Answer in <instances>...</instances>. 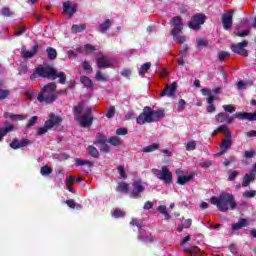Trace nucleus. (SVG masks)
<instances>
[{
	"label": "nucleus",
	"instance_id": "obj_51",
	"mask_svg": "<svg viewBox=\"0 0 256 256\" xmlns=\"http://www.w3.org/2000/svg\"><path fill=\"white\" fill-rule=\"evenodd\" d=\"M96 80L97 81H107V76L105 74L101 73V71H97Z\"/></svg>",
	"mask_w": 256,
	"mask_h": 256
},
{
	"label": "nucleus",
	"instance_id": "obj_1",
	"mask_svg": "<svg viewBox=\"0 0 256 256\" xmlns=\"http://www.w3.org/2000/svg\"><path fill=\"white\" fill-rule=\"evenodd\" d=\"M210 202L212 205H216L217 209L219 211H222L223 213H227L228 209H236L237 203L235 202V197L231 193L222 192L219 197L213 196L210 199Z\"/></svg>",
	"mask_w": 256,
	"mask_h": 256
},
{
	"label": "nucleus",
	"instance_id": "obj_21",
	"mask_svg": "<svg viewBox=\"0 0 256 256\" xmlns=\"http://www.w3.org/2000/svg\"><path fill=\"white\" fill-rule=\"evenodd\" d=\"M249 225V221L245 218H241L237 223L232 225V231H239V229H243V227H247Z\"/></svg>",
	"mask_w": 256,
	"mask_h": 256
},
{
	"label": "nucleus",
	"instance_id": "obj_55",
	"mask_svg": "<svg viewBox=\"0 0 256 256\" xmlns=\"http://www.w3.org/2000/svg\"><path fill=\"white\" fill-rule=\"evenodd\" d=\"M57 77H59V83H61L62 85L65 83V81H66V76H65V73H63V72H60V73H58V74H56V79H57Z\"/></svg>",
	"mask_w": 256,
	"mask_h": 256
},
{
	"label": "nucleus",
	"instance_id": "obj_29",
	"mask_svg": "<svg viewBox=\"0 0 256 256\" xmlns=\"http://www.w3.org/2000/svg\"><path fill=\"white\" fill-rule=\"evenodd\" d=\"M151 69V62L144 63L139 69L140 77H145V73Z\"/></svg>",
	"mask_w": 256,
	"mask_h": 256
},
{
	"label": "nucleus",
	"instance_id": "obj_42",
	"mask_svg": "<svg viewBox=\"0 0 256 256\" xmlns=\"http://www.w3.org/2000/svg\"><path fill=\"white\" fill-rule=\"evenodd\" d=\"M40 173L43 176H47V175H51V173H53V170L49 166H44L41 168Z\"/></svg>",
	"mask_w": 256,
	"mask_h": 256
},
{
	"label": "nucleus",
	"instance_id": "obj_16",
	"mask_svg": "<svg viewBox=\"0 0 256 256\" xmlns=\"http://www.w3.org/2000/svg\"><path fill=\"white\" fill-rule=\"evenodd\" d=\"M171 27H172V31H175V32L183 31V22L181 21V17L179 16L174 17L171 20Z\"/></svg>",
	"mask_w": 256,
	"mask_h": 256
},
{
	"label": "nucleus",
	"instance_id": "obj_63",
	"mask_svg": "<svg viewBox=\"0 0 256 256\" xmlns=\"http://www.w3.org/2000/svg\"><path fill=\"white\" fill-rule=\"evenodd\" d=\"M215 110H216L215 105L208 104V106H207V112L208 113H214Z\"/></svg>",
	"mask_w": 256,
	"mask_h": 256
},
{
	"label": "nucleus",
	"instance_id": "obj_52",
	"mask_svg": "<svg viewBox=\"0 0 256 256\" xmlns=\"http://www.w3.org/2000/svg\"><path fill=\"white\" fill-rule=\"evenodd\" d=\"M238 175H239V172H237V171H230L229 172V176H228V180L229 181H235V179H237Z\"/></svg>",
	"mask_w": 256,
	"mask_h": 256
},
{
	"label": "nucleus",
	"instance_id": "obj_17",
	"mask_svg": "<svg viewBox=\"0 0 256 256\" xmlns=\"http://www.w3.org/2000/svg\"><path fill=\"white\" fill-rule=\"evenodd\" d=\"M61 121H63V119H61L59 116L55 114H50L49 119L46 121V127H50L51 129H53V127H55V125H59Z\"/></svg>",
	"mask_w": 256,
	"mask_h": 256
},
{
	"label": "nucleus",
	"instance_id": "obj_25",
	"mask_svg": "<svg viewBox=\"0 0 256 256\" xmlns=\"http://www.w3.org/2000/svg\"><path fill=\"white\" fill-rule=\"evenodd\" d=\"M13 129H15V128L11 124L6 125L5 128H1L0 129V141L3 140L5 135H7V133H11V131H13Z\"/></svg>",
	"mask_w": 256,
	"mask_h": 256
},
{
	"label": "nucleus",
	"instance_id": "obj_2",
	"mask_svg": "<svg viewBox=\"0 0 256 256\" xmlns=\"http://www.w3.org/2000/svg\"><path fill=\"white\" fill-rule=\"evenodd\" d=\"M55 89H57V85H55V83H49L46 86H44L42 91L38 94V101L40 103H46L47 105L53 103V101L57 99Z\"/></svg>",
	"mask_w": 256,
	"mask_h": 256
},
{
	"label": "nucleus",
	"instance_id": "obj_18",
	"mask_svg": "<svg viewBox=\"0 0 256 256\" xmlns=\"http://www.w3.org/2000/svg\"><path fill=\"white\" fill-rule=\"evenodd\" d=\"M63 10H64V13H66V15H69L70 19L71 17H73V15H75V13H77V7L72 6L71 2H64Z\"/></svg>",
	"mask_w": 256,
	"mask_h": 256
},
{
	"label": "nucleus",
	"instance_id": "obj_59",
	"mask_svg": "<svg viewBox=\"0 0 256 256\" xmlns=\"http://www.w3.org/2000/svg\"><path fill=\"white\" fill-rule=\"evenodd\" d=\"M37 116H33L27 123V127H33L37 123Z\"/></svg>",
	"mask_w": 256,
	"mask_h": 256
},
{
	"label": "nucleus",
	"instance_id": "obj_34",
	"mask_svg": "<svg viewBox=\"0 0 256 256\" xmlns=\"http://www.w3.org/2000/svg\"><path fill=\"white\" fill-rule=\"evenodd\" d=\"M110 27H111V20L107 19L105 22L100 24L98 31H100V33H105V31H107V29H109Z\"/></svg>",
	"mask_w": 256,
	"mask_h": 256
},
{
	"label": "nucleus",
	"instance_id": "obj_36",
	"mask_svg": "<svg viewBox=\"0 0 256 256\" xmlns=\"http://www.w3.org/2000/svg\"><path fill=\"white\" fill-rule=\"evenodd\" d=\"M75 163L78 167H83V165H88V167H92L93 163H91V161L88 160H81L79 158H77L75 160Z\"/></svg>",
	"mask_w": 256,
	"mask_h": 256
},
{
	"label": "nucleus",
	"instance_id": "obj_23",
	"mask_svg": "<svg viewBox=\"0 0 256 256\" xmlns=\"http://www.w3.org/2000/svg\"><path fill=\"white\" fill-rule=\"evenodd\" d=\"M253 181H255V174L254 173L246 174L243 177L242 187H249V185H251Z\"/></svg>",
	"mask_w": 256,
	"mask_h": 256
},
{
	"label": "nucleus",
	"instance_id": "obj_39",
	"mask_svg": "<svg viewBox=\"0 0 256 256\" xmlns=\"http://www.w3.org/2000/svg\"><path fill=\"white\" fill-rule=\"evenodd\" d=\"M108 143L117 147V145H121V140L119 139V137L112 136L108 139Z\"/></svg>",
	"mask_w": 256,
	"mask_h": 256
},
{
	"label": "nucleus",
	"instance_id": "obj_35",
	"mask_svg": "<svg viewBox=\"0 0 256 256\" xmlns=\"http://www.w3.org/2000/svg\"><path fill=\"white\" fill-rule=\"evenodd\" d=\"M87 152L89 153V155H91V157H94L95 159L99 157V150H97L95 146H88Z\"/></svg>",
	"mask_w": 256,
	"mask_h": 256
},
{
	"label": "nucleus",
	"instance_id": "obj_19",
	"mask_svg": "<svg viewBox=\"0 0 256 256\" xmlns=\"http://www.w3.org/2000/svg\"><path fill=\"white\" fill-rule=\"evenodd\" d=\"M29 140L28 139H23L22 141L19 142V140L14 139L12 143L10 144V147L12 149H21V147H27L29 145Z\"/></svg>",
	"mask_w": 256,
	"mask_h": 256
},
{
	"label": "nucleus",
	"instance_id": "obj_41",
	"mask_svg": "<svg viewBox=\"0 0 256 256\" xmlns=\"http://www.w3.org/2000/svg\"><path fill=\"white\" fill-rule=\"evenodd\" d=\"M216 121L217 123H225L227 121V114L219 113L216 115Z\"/></svg>",
	"mask_w": 256,
	"mask_h": 256
},
{
	"label": "nucleus",
	"instance_id": "obj_24",
	"mask_svg": "<svg viewBox=\"0 0 256 256\" xmlns=\"http://www.w3.org/2000/svg\"><path fill=\"white\" fill-rule=\"evenodd\" d=\"M151 113H152L153 123L154 121H158V119H163L165 117V111L163 110H156V111L151 110Z\"/></svg>",
	"mask_w": 256,
	"mask_h": 256
},
{
	"label": "nucleus",
	"instance_id": "obj_62",
	"mask_svg": "<svg viewBox=\"0 0 256 256\" xmlns=\"http://www.w3.org/2000/svg\"><path fill=\"white\" fill-rule=\"evenodd\" d=\"M116 135H127V129L126 128H118L116 130Z\"/></svg>",
	"mask_w": 256,
	"mask_h": 256
},
{
	"label": "nucleus",
	"instance_id": "obj_58",
	"mask_svg": "<svg viewBox=\"0 0 256 256\" xmlns=\"http://www.w3.org/2000/svg\"><path fill=\"white\" fill-rule=\"evenodd\" d=\"M9 97V90H3L0 88V99H7Z\"/></svg>",
	"mask_w": 256,
	"mask_h": 256
},
{
	"label": "nucleus",
	"instance_id": "obj_48",
	"mask_svg": "<svg viewBox=\"0 0 256 256\" xmlns=\"http://www.w3.org/2000/svg\"><path fill=\"white\" fill-rule=\"evenodd\" d=\"M113 217H115L116 219H119V217H125V212H123V210H114L112 212Z\"/></svg>",
	"mask_w": 256,
	"mask_h": 256
},
{
	"label": "nucleus",
	"instance_id": "obj_43",
	"mask_svg": "<svg viewBox=\"0 0 256 256\" xmlns=\"http://www.w3.org/2000/svg\"><path fill=\"white\" fill-rule=\"evenodd\" d=\"M197 148V143L195 141H189L186 144V151H195Z\"/></svg>",
	"mask_w": 256,
	"mask_h": 256
},
{
	"label": "nucleus",
	"instance_id": "obj_5",
	"mask_svg": "<svg viewBox=\"0 0 256 256\" xmlns=\"http://www.w3.org/2000/svg\"><path fill=\"white\" fill-rule=\"evenodd\" d=\"M219 131H223L224 140L220 144V152L217 155H225L229 149H231V145H233V140L231 139V131L227 126H219Z\"/></svg>",
	"mask_w": 256,
	"mask_h": 256
},
{
	"label": "nucleus",
	"instance_id": "obj_14",
	"mask_svg": "<svg viewBox=\"0 0 256 256\" xmlns=\"http://www.w3.org/2000/svg\"><path fill=\"white\" fill-rule=\"evenodd\" d=\"M223 27L226 31L233 27V12H228L222 16Z\"/></svg>",
	"mask_w": 256,
	"mask_h": 256
},
{
	"label": "nucleus",
	"instance_id": "obj_38",
	"mask_svg": "<svg viewBox=\"0 0 256 256\" xmlns=\"http://www.w3.org/2000/svg\"><path fill=\"white\" fill-rule=\"evenodd\" d=\"M242 197H245V199H253V197H256V190H247L243 192Z\"/></svg>",
	"mask_w": 256,
	"mask_h": 256
},
{
	"label": "nucleus",
	"instance_id": "obj_6",
	"mask_svg": "<svg viewBox=\"0 0 256 256\" xmlns=\"http://www.w3.org/2000/svg\"><path fill=\"white\" fill-rule=\"evenodd\" d=\"M153 175L163 181V183H171L173 181V174L171 171L167 169V166H163L161 170L159 169H152Z\"/></svg>",
	"mask_w": 256,
	"mask_h": 256
},
{
	"label": "nucleus",
	"instance_id": "obj_22",
	"mask_svg": "<svg viewBox=\"0 0 256 256\" xmlns=\"http://www.w3.org/2000/svg\"><path fill=\"white\" fill-rule=\"evenodd\" d=\"M171 35L173 36V40L180 45L187 41L185 36L181 35V32H175V30H171Z\"/></svg>",
	"mask_w": 256,
	"mask_h": 256
},
{
	"label": "nucleus",
	"instance_id": "obj_10",
	"mask_svg": "<svg viewBox=\"0 0 256 256\" xmlns=\"http://www.w3.org/2000/svg\"><path fill=\"white\" fill-rule=\"evenodd\" d=\"M145 191V186L141 180L135 181L132 183V189L130 190V195L134 199H139L141 197V193Z\"/></svg>",
	"mask_w": 256,
	"mask_h": 256
},
{
	"label": "nucleus",
	"instance_id": "obj_20",
	"mask_svg": "<svg viewBox=\"0 0 256 256\" xmlns=\"http://www.w3.org/2000/svg\"><path fill=\"white\" fill-rule=\"evenodd\" d=\"M180 173H181V170L176 171L179 185H185V183H189V181L193 179V175L185 176V175H180Z\"/></svg>",
	"mask_w": 256,
	"mask_h": 256
},
{
	"label": "nucleus",
	"instance_id": "obj_4",
	"mask_svg": "<svg viewBox=\"0 0 256 256\" xmlns=\"http://www.w3.org/2000/svg\"><path fill=\"white\" fill-rule=\"evenodd\" d=\"M37 77H44L47 79H52L54 81V79H57V71H55L53 67L39 66L30 76V79H37Z\"/></svg>",
	"mask_w": 256,
	"mask_h": 256
},
{
	"label": "nucleus",
	"instance_id": "obj_26",
	"mask_svg": "<svg viewBox=\"0 0 256 256\" xmlns=\"http://www.w3.org/2000/svg\"><path fill=\"white\" fill-rule=\"evenodd\" d=\"M87 29V26L85 24H74L71 27L72 33H83Z\"/></svg>",
	"mask_w": 256,
	"mask_h": 256
},
{
	"label": "nucleus",
	"instance_id": "obj_64",
	"mask_svg": "<svg viewBox=\"0 0 256 256\" xmlns=\"http://www.w3.org/2000/svg\"><path fill=\"white\" fill-rule=\"evenodd\" d=\"M144 209L149 210V209H153V202L148 201L144 204Z\"/></svg>",
	"mask_w": 256,
	"mask_h": 256
},
{
	"label": "nucleus",
	"instance_id": "obj_56",
	"mask_svg": "<svg viewBox=\"0 0 256 256\" xmlns=\"http://www.w3.org/2000/svg\"><path fill=\"white\" fill-rule=\"evenodd\" d=\"M130 225H135L136 227H138V229H141L143 227V223L135 218L132 219V221L130 222Z\"/></svg>",
	"mask_w": 256,
	"mask_h": 256
},
{
	"label": "nucleus",
	"instance_id": "obj_31",
	"mask_svg": "<svg viewBox=\"0 0 256 256\" xmlns=\"http://www.w3.org/2000/svg\"><path fill=\"white\" fill-rule=\"evenodd\" d=\"M102 143H107V136L103 133H98L96 135V141H94V145H101Z\"/></svg>",
	"mask_w": 256,
	"mask_h": 256
},
{
	"label": "nucleus",
	"instance_id": "obj_15",
	"mask_svg": "<svg viewBox=\"0 0 256 256\" xmlns=\"http://www.w3.org/2000/svg\"><path fill=\"white\" fill-rule=\"evenodd\" d=\"M235 119H240L243 121L247 119V121H256V112L255 113H248V112H238L234 114Z\"/></svg>",
	"mask_w": 256,
	"mask_h": 256
},
{
	"label": "nucleus",
	"instance_id": "obj_27",
	"mask_svg": "<svg viewBox=\"0 0 256 256\" xmlns=\"http://www.w3.org/2000/svg\"><path fill=\"white\" fill-rule=\"evenodd\" d=\"M159 149V143H153L149 146L142 148V153H153V151H157Z\"/></svg>",
	"mask_w": 256,
	"mask_h": 256
},
{
	"label": "nucleus",
	"instance_id": "obj_8",
	"mask_svg": "<svg viewBox=\"0 0 256 256\" xmlns=\"http://www.w3.org/2000/svg\"><path fill=\"white\" fill-rule=\"evenodd\" d=\"M205 23V15L203 14H196L193 18L189 21L188 27L193 29L194 31H199L201 29V25Z\"/></svg>",
	"mask_w": 256,
	"mask_h": 256
},
{
	"label": "nucleus",
	"instance_id": "obj_53",
	"mask_svg": "<svg viewBox=\"0 0 256 256\" xmlns=\"http://www.w3.org/2000/svg\"><path fill=\"white\" fill-rule=\"evenodd\" d=\"M227 57H229V54L226 51H222V52L218 53V59L220 61H225V59H227Z\"/></svg>",
	"mask_w": 256,
	"mask_h": 256
},
{
	"label": "nucleus",
	"instance_id": "obj_45",
	"mask_svg": "<svg viewBox=\"0 0 256 256\" xmlns=\"http://www.w3.org/2000/svg\"><path fill=\"white\" fill-rule=\"evenodd\" d=\"M98 147H99L101 153H109V145H107V142H103L102 144H98Z\"/></svg>",
	"mask_w": 256,
	"mask_h": 256
},
{
	"label": "nucleus",
	"instance_id": "obj_57",
	"mask_svg": "<svg viewBox=\"0 0 256 256\" xmlns=\"http://www.w3.org/2000/svg\"><path fill=\"white\" fill-rule=\"evenodd\" d=\"M1 13L4 15V17H11V15H13V12H11V10L7 7L3 8Z\"/></svg>",
	"mask_w": 256,
	"mask_h": 256
},
{
	"label": "nucleus",
	"instance_id": "obj_47",
	"mask_svg": "<svg viewBox=\"0 0 256 256\" xmlns=\"http://www.w3.org/2000/svg\"><path fill=\"white\" fill-rule=\"evenodd\" d=\"M222 107L224 111H226L227 113H235L236 108L234 105L229 104V105H223Z\"/></svg>",
	"mask_w": 256,
	"mask_h": 256
},
{
	"label": "nucleus",
	"instance_id": "obj_49",
	"mask_svg": "<svg viewBox=\"0 0 256 256\" xmlns=\"http://www.w3.org/2000/svg\"><path fill=\"white\" fill-rule=\"evenodd\" d=\"M118 173L120 175V179H127V173H125V168L123 166L118 167Z\"/></svg>",
	"mask_w": 256,
	"mask_h": 256
},
{
	"label": "nucleus",
	"instance_id": "obj_30",
	"mask_svg": "<svg viewBox=\"0 0 256 256\" xmlns=\"http://www.w3.org/2000/svg\"><path fill=\"white\" fill-rule=\"evenodd\" d=\"M6 117L12 121H23L27 119V116L21 114H6Z\"/></svg>",
	"mask_w": 256,
	"mask_h": 256
},
{
	"label": "nucleus",
	"instance_id": "obj_61",
	"mask_svg": "<svg viewBox=\"0 0 256 256\" xmlns=\"http://www.w3.org/2000/svg\"><path fill=\"white\" fill-rule=\"evenodd\" d=\"M120 75H122V77H129L131 76V70L126 68L120 72Z\"/></svg>",
	"mask_w": 256,
	"mask_h": 256
},
{
	"label": "nucleus",
	"instance_id": "obj_11",
	"mask_svg": "<svg viewBox=\"0 0 256 256\" xmlns=\"http://www.w3.org/2000/svg\"><path fill=\"white\" fill-rule=\"evenodd\" d=\"M117 61L108 56H100L97 60V65L100 69H109V67H113Z\"/></svg>",
	"mask_w": 256,
	"mask_h": 256
},
{
	"label": "nucleus",
	"instance_id": "obj_13",
	"mask_svg": "<svg viewBox=\"0 0 256 256\" xmlns=\"http://www.w3.org/2000/svg\"><path fill=\"white\" fill-rule=\"evenodd\" d=\"M39 51V46L34 45L31 50H27L25 47H22L21 49V55L24 57V59H31L32 57H35L37 55V52Z\"/></svg>",
	"mask_w": 256,
	"mask_h": 256
},
{
	"label": "nucleus",
	"instance_id": "obj_33",
	"mask_svg": "<svg viewBox=\"0 0 256 256\" xmlns=\"http://www.w3.org/2000/svg\"><path fill=\"white\" fill-rule=\"evenodd\" d=\"M79 53H93L95 51V46L87 44L84 47L79 48Z\"/></svg>",
	"mask_w": 256,
	"mask_h": 256
},
{
	"label": "nucleus",
	"instance_id": "obj_9",
	"mask_svg": "<svg viewBox=\"0 0 256 256\" xmlns=\"http://www.w3.org/2000/svg\"><path fill=\"white\" fill-rule=\"evenodd\" d=\"M247 45H249V42L247 40H244L240 43L233 44L231 46V50L233 51V53H237V55H241L242 57H248L249 52L247 51V49H245Z\"/></svg>",
	"mask_w": 256,
	"mask_h": 256
},
{
	"label": "nucleus",
	"instance_id": "obj_32",
	"mask_svg": "<svg viewBox=\"0 0 256 256\" xmlns=\"http://www.w3.org/2000/svg\"><path fill=\"white\" fill-rule=\"evenodd\" d=\"M117 191H119L120 193H129V184L125 182L118 183Z\"/></svg>",
	"mask_w": 256,
	"mask_h": 256
},
{
	"label": "nucleus",
	"instance_id": "obj_46",
	"mask_svg": "<svg viewBox=\"0 0 256 256\" xmlns=\"http://www.w3.org/2000/svg\"><path fill=\"white\" fill-rule=\"evenodd\" d=\"M114 116H115V107L111 106L108 108L106 117H107V119H113Z\"/></svg>",
	"mask_w": 256,
	"mask_h": 256
},
{
	"label": "nucleus",
	"instance_id": "obj_7",
	"mask_svg": "<svg viewBox=\"0 0 256 256\" xmlns=\"http://www.w3.org/2000/svg\"><path fill=\"white\" fill-rule=\"evenodd\" d=\"M138 125H145V123H153V115L151 107H144L143 112L136 119Z\"/></svg>",
	"mask_w": 256,
	"mask_h": 256
},
{
	"label": "nucleus",
	"instance_id": "obj_40",
	"mask_svg": "<svg viewBox=\"0 0 256 256\" xmlns=\"http://www.w3.org/2000/svg\"><path fill=\"white\" fill-rule=\"evenodd\" d=\"M157 211L162 213V215H164L165 219H170L171 216L169 215V212H167V207L166 206H159L157 208Z\"/></svg>",
	"mask_w": 256,
	"mask_h": 256
},
{
	"label": "nucleus",
	"instance_id": "obj_50",
	"mask_svg": "<svg viewBox=\"0 0 256 256\" xmlns=\"http://www.w3.org/2000/svg\"><path fill=\"white\" fill-rule=\"evenodd\" d=\"M48 129H51V127H47V122H45L44 126L38 129V135H45Z\"/></svg>",
	"mask_w": 256,
	"mask_h": 256
},
{
	"label": "nucleus",
	"instance_id": "obj_54",
	"mask_svg": "<svg viewBox=\"0 0 256 256\" xmlns=\"http://www.w3.org/2000/svg\"><path fill=\"white\" fill-rule=\"evenodd\" d=\"M244 155L246 159H253L255 157V150H246Z\"/></svg>",
	"mask_w": 256,
	"mask_h": 256
},
{
	"label": "nucleus",
	"instance_id": "obj_37",
	"mask_svg": "<svg viewBox=\"0 0 256 256\" xmlns=\"http://www.w3.org/2000/svg\"><path fill=\"white\" fill-rule=\"evenodd\" d=\"M47 54H48V59H57V50H55L54 48H47Z\"/></svg>",
	"mask_w": 256,
	"mask_h": 256
},
{
	"label": "nucleus",
	"instance_id": "obj_44",
	"mask_svg": "<svg viewBox=\"0 0 256 256\" xmlns=\"http://www.w3.org/2000/svg\"><path fill=\"white\" fill-rule=\"evenodd\" d=\"M179 57L180 58H178V65H181V66L185 65V59H187V53L183 54V52H180Z\"/></svg>",
	"mask_w": 256,
	"mask_h": 256
},
{
	"label": "nucleus",
	"instance_id": "obj_12",
	"mask_svg": "<svg viewBox=\"0 0 256 256\" xmlns=\"http://www.w3.org/2000/svg\"><path fill=\"white\" fill-rule=\"evenodd\" d=\"M177 91V83H172L170 85H166L164 90L161 92L160 97H171L175 99V93Z\"/></svg>",
	"mask_w": 256,
	"mask_h": 256
},
{
	"label": "nucleus",
	"instance_id": "obj_3",
	"mask_svg": "<svg viewBox=\"0 0 256 256\" xmlns=\"http://www.w3.org/2000/svg\"><path fill=\"white\" fill-rule=\"evenodd\" d=\"M81 111H83V103L78 104L74 108V115L78 119L81 127H91L93 125V116L91 115V108H88L84 115L80 116Z\"/></svg>",
	"mask_w": 256,
	"mask_h": 256
},
{
	"label": "nucleus",
	"instance_id": "obj_28",
	"mask_svg": "<svg viewBox=\"0 0 256 256\" xmlns=\"http://www.w3.org/2000/svg\"><path fill=\"white\" fill-rule=\"evenodd\" d=\"M80 81H81L82 85H84V87H87L88 89L93 88V81H91V79H89V77L81 76Z\"/></svg>",
	"mask_w": 256,
	"mask_h": 256
},
{
	"label": "nucleus",
	"instance_id": "obj_60",
	"mask_svg": "<svg viewBox=\"0 0 256 256\" xmlns=\"http://www.w3.org/2000/svg\"><path fill=\"white\" fill-rule=\"evenodd\" d=\"M75 183V177L70 176L66 179V186L69 187Z\"/></svg>",
	"mask_w": 256,
	"mask_h": 256
}]
</instances>
